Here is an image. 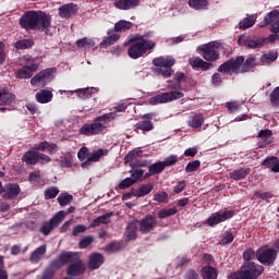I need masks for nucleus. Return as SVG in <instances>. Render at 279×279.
I'll use <instances>...</instances> for the list:
<instances>
[{
  "label": "nucleus",
  "instance_id": "f257e3e1",
  "mask_svg": "<svg viewBox=\"0 0 279 279\" xmlns=\"http://www.w3.org/2000/svg\"><path fill=\"white\" fill-rule=\"evenodd\" d=\"M20 25L26 32L39 29L51 36V16L43 11H27L20 17Z\"/></svg>",
  "mask_w": 279,
  "mask_h": 279
},
{
  "label": "nucleus",
  "instance_id": "f03ea898",
  "mask_svg": "<svg viewBox=\"0 0 279 279\" xmlns=\"http://www.w3.org/2000/svg\"><path fill=\"white\" fill-rule=\"evenodd\" d=\"M256 69V58L248 57L245 59L243 56L231 58L218 66V73L225 75H239V73H250Z\"/></svg>",
  "mask_w": 279,
  "mask_h": 279
},
{
  "label": "nucleus",
  "instance_id": "7ed1b4c3",
  "mask_svg": "<svg viewBox=\"0 0 279 279\" xmlns=\"http://www.w3.org/2000/svg\"><path fill=\"white\" fill-rule=\"evenodd\" d=\"M128 43V56L131 60H138V58L145 57L148 51L156 49V41L147 39V34H136Z\"/></svg>",
  "mask_w": 279,
  "mask_h": 279
},
{
  "label": "nucleus",
  "instance_id": "20e7f679",
  "mask_svg": "<svg viewBox=\"0 0 279 279\" xmlns=\"http://www.w3.org/2000/svg\"><path fill=\"white\" fill-rule=\"evenodd\" d=\"M117 119V113L109 112L102 116L95 118L94 122L85 123L80 129V134L83 136H97V134H101L108 130V124L110 121H114Z\"/></svg>",
  "mask_w": 279,
  "mask_h": 279
},
{
  "label": "nucleus",
  "instance_id": "39448f33",
  "mask_svg": "<svg viewBox=\"0 0 279 279\" xmlns=\"http://www.w3.org/2000/svg\"><path fill=\"white\" fill-rule=\"evenodd\" d=\"M263 271H265V267L254 262H248L242 270L231 274L228 279H258Z\"/></svg>",
  "mask_w": 279,
  "mask_h": 279
},
{
  "label": "nucleus",
  "instance_id": "423d86ee",
  "mask_svg": "<svg viewBox=\"0 0 279 279\" xmlns=\"http://www.w3.org/2000/svg\"><path fill=\"white\" fill-rule=\"evenodd\" d=\"M154 66L153 71L156 75H161V77H171L173 75V70L171 66L175 64V59L171 57H157L153 60Z\"/></svg>",
  "mask_w": 279,
  "mask_h": 279
},
{
  "label": "nucleus",
  "instance_id": "0eeeda50",
  "mask_svg": "<svg viewBox=\"0 0 279 279\" xmlns=\"http://www.w3.org/2000/svg\"><path fill=\"white\" fill-rule=\"evenodd\" d=\"M267 25H270V34L266 41L269 40L270 43H276L279 34V11L272 10L270 11L265 17L264 23L259 24V27H267Z\"/></svg>",
  "mask_w": 279,
  "mask_h": 279
},
{
  "label": "nucleus",
  "instance_id": "6e6552de",
  "mask_svg": "<svg viewBox=\"0 0 279 279\" xmlns=\"http://www.w3.org/2000/svg\"><path fill=\"white\" fill-rule=\"evenodd\" d=\"M265 43H267V37L242 34L238 38L239 47H245V49H263Z\"/></svg>",
  "mask_w": 279,
  "mask_h": 279
},
{
  "label": "nucleus",
  "instance_id": "1a4fd4ad",
  "mask_svg": "<svg viewBox=\"0 0 279 279\" xmlns=\"http://www.w3.org/2000/svg\"><path fill=\"white\" fill-rule=\"evenodd\" d=\"M184 97V93L180 90H171L158 94L148 99V104L150 106H158L159 104H169L171 101H177V99H182Z\"/></svg>",
  "mask_w": 279,
  "mask_h": 279
},
{
  "label": "nucleus",
  "instance_id": "9d476101",
  "mask_svg": "<svg viewBox=\"0 0 279 279\" xmlns=\"http://www.w3.org/2000/svg\"><path fill=\"white\" fill-rule=\"evenodd\" d=\"M64 217H66V211L61 210L58 211L49 221H46L41 225L39 232L45 236H49L52 230H56L62 221H64Z\"/></svg>",
  "mask_w": 279,
  "mask_h": 279
},
{
  "label": "nucleus",
  "instance_id": "9b49d317",
  "mask_svg": "<svg viewBox=\"0 0 279 279\" xmlns=\"http://www.w3.org/2000/svg\"><path fill=\"white\" fill-rule=\"evenodd\" d=\"M140 158H143V150H133L125 156L124 160L130 165L131 169L148 168L149 161Z\"/></svg>",
  "mask_w": 279,
  "mask_h": 279
},
{
  "label": "nucleus",
  "instance_id": "f8f14e48",
  "mask_svg": "<svg viewBox=\"0 0 279 279\" xmlns=\"http://www.w3.org/2000/svg\"><path fill=\"white\" fill-rule=\"evenodd\" d=\"M202 56L206 62H217L219 60V45L217 44H205L199 47Z\"/></svg>",
  "mask_w": 279,
  "mask_h": 279
},
{
  "label": "nucleus",
  "instance_id": "ddd939ff",
  "mask_svg": "<svg viewBox=\"0 0 279 279\" xmlns=\"http://www.w3.org/2000/svg\"><path fill=\"white\" fill-rule=\"evenodd\" d=\"M138 223L140 232L142 234H149V232H154L156 227L158 226V219L153 215H147L141 220H136Z\"/></svg>",
  "mask_w": 279,
  "mask_h": 279
},
{
  "label": "nucleus",
  "instance_id": "4468645a",
  "mask_svg": "<svg viewBox=\"0 0 279 279\" xmlns=\"http://www.w3.org/2000/svg\"><path fill=\"white\" fill-rule=\"evenodd\" d=\"M234 217V210H220L214 213L207 219V226L213 228L214 226H219V223H223V221H228V219H232Z\"/></svg>",
  "mask_w": 279,
  "mask_h": 279
},
{
  "label": "nucleus",
  "instance_id": "2eb2a0df",
  "mask_svg": "<svg viewBox=\"0 0 279 279\" xmlns=\"http://www.w3.org/2000/svg\"><path fill=\"white\" fill-rule=\"evenodd\" d=\"M278 253L274 248H258L256 252L257 260H259L262 265H274Z\"/></svg>",
  "mask_w": 279,
  "mask_h": 279
},
{
  "label": "nucleus",
  "instance_id": "dca6fc26",
  "mask_svg": "<svg viewBox=\"0 0 279 279\" xmlns=\"http://www.w3.org/2000/svg\"><path fill=\"white\" fill-rule=\"evenodd\" d=\"M84 274H86V265H84V262L80 257L66 268V276L71 278H77L84 276Z\"/></svg>",
  "mask_w": 279,
  "mask_h": 279
},
{
  "label": "nucleus",
  "instance_id": "f3484780",
  "mask_svg": "<svg viewBox=\"0 0 279 279\" xmlns=\"http://www.w3.org/2000/svg\"><path fill=\"white\" fill-rule=\"evenodd\" d=\"M3 199H16L21 195V186L16 183H8L0 190Z\"/></svg>",
  "mask_w": 279,
  "mask_h": 279
},
{
  "label": "nucleus",
  "instance_id": "a211bd4d",
  "mask_svg": "<svg viewBox=\"0 0 279 279\" xmlns=\"http://www.w3.org/2000/svg\"><path fill=\"white\" fill-rule=\"evenodd\" d=\"M186 80H189V77L184 72H177L173 80L168 81V88L170 90H179V93H182V90H186V88L182 87V84H184Z\"/></svg>",
  "mask_w": 279,
  "mask_h": 279
},
{
  "label": "nucleus",
  "instance_id": "6ab92c4d",
  "mask_svg": "<svg viewBox=\"0 0 279 279\" xmlns=\"http://www.w3.org/2000/svg\"><path fill=\"white\" fill-rule=\"evenodd\" d=\"M35 71H38V63L32 62L15 71L17 80H29Z\"/></svg>",
  "mask_w": 279,
  "mask_h": 279
},
{
  "label": "nucleus",
  "instance_id": "aec40b11",
  "mask_svg": "<svg viewBox=\"0 0 279 279\" xmlns=\"http://www.w3.org/2000/svg\"><path fill=\"white\" fill-rule=\"evenodd\" d=\"M106 263V257H104V254L101 253H93L88 257L87 267L92 271H95L101 267Z\"/></svg>",
  "mask_w": 279,
  "mask_h": 279
},
{
  "label": "nucleus",
  "instance_id": "412c9836",
  "mask_svg": "<svg viewBox=\"0 0 279 279\" xmlns=\"http://www.w3.org/2000/svg\"><path fill=\"white\" fill-rule=\"evenodd\" d=\"M257 138H260V142H258V147L260 149H265L267 145H271V143H274V132L269 129L260 130Z\"/></svg>",
  "mask_w": 279,
  "mask_h": 279
},
{
  "label": "nucleus",
  "instance_id": "4be33fe9",
  "mask_svg": "<svg viewBox=\"0 0 279 279\" xmlns=\"http://www.w3.org/2000/svg\"><path fill=\"white\" fill-rule=\"evenodd\" d=\"M77 13V4L68 3L59 8V16L61 19H71L74 14Z\"/></svg>",
  "mask_w": 279,
  "mask_h": 279
},
{
  "label": "nucleus",
  "instance_id": "5701e85b",
  "mask_svg": "<svg viewBox=\"0 0 279 279\" xmlns=\"http://www.w3.org/2000/svg\"><path fill=\"white\" fill-rule=\"evenodd\" d=\"M189 64L192 66L193 71H197V69H201V71H210V66H213V63L204 61V59L198 57L190 59Z\"/></svg>",
  "mask_w": 279,
  "mask_h": 279
},
{
  "label": "nucleus",
  "instance_id": "b1692460",
  "mask_svg": "<svg viewBox=\"0 0 279 279\" xmlns=\"http://www.w3.org/2000/svg\"><path fill=\"white\" fill-rule=\"evenodd\" d=\"M53 73H56V68H50L44 71H40L31 80L32 86H36V84H40L43 80H49V77H51Z\"/></svg>",
  "mask_w": 279,
  "mask_h": 279
},
{
  "label": "nucleus",
  "instance_id": "393cba45",
  "mask_svg": "<svg viewBox=\"0 0 279 279\" xmlns=\"http://www.w3.org/2000/svg\"><path fill=\"white\" fill-rule=\"evenodd\" d=\"M141 5V0H116L114 8L118 10H134Z\"/></svg>",
  "mask_w": 279,
  "mask_h": 279
},
{
  "label": "nucleus",
  "instance_id": "a878e982",
  "mask_svg": "<svg viewBox=\"0 0 279 279\" xmlns=\"http://www.w3.org/2000/svg\"><path fill=\"white\" fill-rule=\"evenodd\" d=\"M22 162H25L27 167L36 166L38 165V151L35 149L33 150H27L23 156H22Z\"/></svg>",
  "mask_w": 279,
  "mask_h": 279
},
{
  "label": "nucleus",
  "instance_id": "bb28decb",
  "mask_svg": "<svg viewBox=\"0 0 279 279\" xmlns=\"http://www.w3.org/2000/svg\"><path fill=\"white\" fill-rule=\"evenodd\" d=\"M78 257H80V253L71 252V251L63 252L59 255V258L63 264V266L69 265V263L73 264L78 259Z\"/></svg>",
  "mask_w": 279,
  "mask_h": 279
},
{
  "label": "nucleus",
  "instance_id": "cd10ccee",
  "mask_svg": "<svg viewBox=\"0 0 279 279\" xmlns=\"http://www.w3.org/2000/svg\"><path fill=\"white\" fill-rule=\"evenodd\" d=\"M138 222L137 221H132L129 222L126 228H125V236L128 239V241H136L137 239V234H136V230H138Z\"/></svg>",
  "mask_w": 279,
  "mask_h": 279
},
{
  "label": "nucleus",
  "instance_id": "c85d7f7f",
  "mask_svg": "<svg viewBox=\"0 0 279 279\" xmlns=\"http://www.w3.org/2000/svg\"><path fill=\"white\" fill-rule=\"evenodd\" d=\"M35 97L38 104H49L53 99V93L51 90L40 89Z\"/></svg>",
  "mask_w": 279,
  "mask_h": 279
},
{
  "label": "nucleus",
  "instance_id": "c756f323",
  "mask_svg": "<svg viewBox=\"0 0 279 279\" xmlns=\"http://www.w3.org/2000/svg\"><path fill=\"white\" fill-rule=\"evenodd\" d=\"M251 171H252V169H250V168H240V169L233 170L230 173V178H231V180H235V181L245 180V178H247V175H250Z\"/></svg>",
  "mask_w": 279,
  "mask_h": 279
},
{
  "label": "nucleus",
  "instance_id": "7c9ffc66",
  "mask_svg": "<svg viewBox=\"0 0 279 279\" xmlns=\"http://www.w3.org/2000/svg\"><path fill=\"white\" fill-rule=\"evenodd\" d=\"M187 125L193 130H198V128H202V125H204V114L194 113L189 120Z\"/></svg>",
  "mask_w": 279,
  "mask_h": 279
},
{
  "label": "nucleus",
  "instance_id": "2f4dec72",
  "mask_svg": "<svg viewBox=\"0 0 279 279\" xmlns=\"http://www.w3.org/2000/svg\"><path fill=\"white\" fill-rule=\"evenodd\" d=\"M150 191H154V183H147L140 186L137 190H133L134 197H145L149 195Z\"/></svg>",
  "mask_w": 279,
  "mask_h": 279
},
{
  "label": "nucleus",
  "instance_id": "473e14b6",
  "mask_svg": "<svg viewBox=\"0 0 279 279\" xmlns=\"http://www.w3.org/2000/svg\"><path fill=\"white\" fill-rule=\"evenodd\" d=\"M45 254H47V245H41L32 253L29 260L32 263H39Z\"/></svg>",
  "mask_w": 279,
  "mask_h": 279
},
{
  "label": "nucleus",
  "instance_id": "72a5a7b5",
  "mask_svg": "<svg viewBox=\"0 0 279 279\" xmlns=\"http://www.w3.org/2000/svg\"><path fill=\"white\" fill-rule=\"evenodd\" d=\"M114 215V211L107 213L100 217H97L96 219L93 220L92 222V228H97L98 226L108 225L110 223V217Z\"/></svg>",
  "mask_w": 279,
  "mask_h": 279
},
{
  "label": "nucleus",
  "instance_id": "f704fd0d",
  "mask_svg": "<svg viewBox=\"0 0 279 279\" xmlns=\"http://www.w3.org/2000/svg\"><path fill=\"white\" fill-rule=\"evenodd\" d=\"M254 25H256V15H250L240 21L239 29H250V27H254Z\"/></svg>",
  "mask_w": 279,
  "mask_h": 279
},
{
  "label": "nucleus",
  "instance_id": "c9c22d12",
  "mask_svg": "<svg viewBox=\"0 0 279 279\" xmlns=\"http://www.w3.org/2000/svg\"><path fill=\"white\" fill-rule=\"evenodd\" d=\"M202 275L204 279H217V268L213 266H205L202 269Z\"/></svg>",
  "mask_w": 279,
  "mask_h": 279
},
{
  "label": "nucleus",
  "instance_id": "e433bc0d",
  "mask_svg": "<svg viewBox=\"0 0 279 279\" xmlns=\"http://www.w3.org/2000/svg\"><path fill=\"white\" fill-rule=\"evenodd\" d=\"M131 27H134V24L130 21L120 20L114 24V32H128Z\"/></svg>",
  "mask_w": 279,
  "mask_h": 279
},
{
  "label": "nucleus",
  "instance_id": "4c0bfd02",
  "mask_svg": "<svg viewBox=\"0 0 279 279\" xmlns=\"http://www.w3.org/2000/svg\"><path fill=\"white\" fill-rule=\"evenodd\" d=\"M278 162L279 159L277 156H269L262 162V166L266 167V169H270V171L274 173V168L278 167Z\"/></svg>",
  "mask_w": 279,
  "mask_h": 279
},
{
  "label": "nucleus",
  "instance_id": "58836bf2",
  "mask_svg": "<svg viewBox=\"0 0 279 279\" xmlns=\"http://www.w3.org/2000/svg\"><path fill=\"white\" fill-rule=\"evenodd\" d=\"M76 47L78 49H93V47H95V41L88 37H84L76 40Z\"/></svg>",
  "mask_w": 279,
  "mask_h": 279
},
{
  "label": "nucleus",
  "instance_id": "ea45409f",
  "mask_svg": "<svg viewBox=\"0 0 279 279\" xmlns=\"http://www.w3.org/2000/svg\"><path fill=\"white\" fill-rule=\"evenodd\" d=\"M135 129L142 132H151L154 130V123H151V120H143L135 124Z\"/></svg>",
  "mask_w": 279,
  "mask_h": 279
},
{
  "label": "nucleus",
  "instance_id": "a19ab883",
  "mask_svg": "<svg viewBox=\"0 0 279 279\" xmlns=\"http://www.w3.org/2000/svg\"><path fill=\"white\" fill-rule=\"evenodd\" d=\"M189 5L193 10H206L208 8V0H189Z\"/></svg>",
  "mask_w": 279,
  "mask_h": 279
},
{
  "label": "nucleus",
  "instance_id": "79ce46f5",
  "mask_svg": "<svg viewBox=\"0 0 279 279\" xmlns=\"http://www.w3.org/2000/svg\"><path fill=\"white\" fill-rule=\"evenodd\" d=\"M34 45V39H20L14 44L15 49H32Z\"/></svg>",
  "mask_w": 279,
  "mask_h": 279
},
{
  "label": "nucleus",
  "instance_id": "37998d69",
  "mask_svg": "<svg viewBox=\"0 0 279 279\" xmlns=\"http://www.w3.org/2000/svg\"><path fill=\"white\" fill-rule=\"evenodd\" d=\"M121 250H123V244L117 241H113L105 246V251L108 252V254H112L114 252H121Z\"/></svg>",
  "mask_w": 279,
  "mask_h": 279
},
{
  "label": "nucleus",
  "instance_id": "c03bdc74",
  "mask_svg": "<svg viewBox=\"0 0 279 279\" xmlns=\"http://www.w3.org/2000/svg\"><path fill=\"white\" fill-rule=\"evenodd\" d=\"M148 168L150 170V173L158 175L159 173H162L165 171V163L162 161H158L153 165L151 162H149Z\"/></svg>",
  "mask_w": 279,
  "mask_h": 279
},
{
  "label": "nucleus",
  "instance_id": "a18cd8bd",
  "mask_svg": "<svg viewBox=\"0 0 279 279\" xmlns=\"http://www.w3.org/2000/svg\"><path fill=\"white\" fill-rule=\"evenodd\" d=\"M178 213V208H169V209H161L158 211L157 217L158 219H167L168 217H173Z\"/></svg>",
  "mask_w": 279,
  "mask_h": 279
},
{
  "label": "nucleus",
  "instance_id": "49530a36",
  "mask_svg": "<svg viewBox=\"0 0 279 279\" xmlns=\"http://www.w3.org/2000/svg\"><path fill=\"white\" fill-rule=\"evenodd\" d=\"M73 202V195L69 193H61L58 197L60 206H69Z\"/></svg>",
  "mask_w": 279,
  "mask_h": 279
},
{
  "label": "nucleus",
  "instance_id": "de8ad7c7",
  "mask_svg": "<svg viewBox=\"0 0 279 279\" xmlns=\"http://www.w3.org/2000/svg\"><path fill=\"white\" fill-rule=\"evenodd\" d=\"M106 154H108L107 149L99 148L98 150L92 153L89 160H92V162H99V160H101Z\"/></svg>",
  "mask_w": 279,
  "mask_h": 279
},
{
  "label": "nucleus",
  "instance_id": "09e8293b",
  "mask_svg": "<svg viewBox=\"0 0 279 279\" xmlns=\"http://www.w3.org/2000/svg\"><path fill=\"white\" fill-rule=\"evenodd\" d=\"M74 93L80 99H90L93 97V88L76 89Z\"/></svg>",
  "mask_w": 279,
  "mask_h": 279
},
{
  "label": "nucleus",
  "instance_id": "8fccbe9b",
  "mask_svg": "<svg viewBox=\"0 0 279 279\" xmlns=\"http://www.w3.org/2000/svg\"><path fill=\"white\" fill-rule=\"evenodd\" d=\"M269 97L272 108H279V86L270 93Z\"/></svg>",
  "mask_w": 279,
  "mask_h": 279
},
{
  "label": "nucleus",
  "instance_id": "3c124183",
  "mask_svg": "<svg viewBox=\"0 0 279 279\" xmlns=\"http://www.w3.org/2000/svg\"><path fill=\"white\" fill-rule=\"evenodd\" d=\"M119 38H121V35L119 34H113L107 38H105L102 41H101V47H110V45H114V43H117V40H119Z\"/></svg>",
  "mask_w": 279,
  "mask_h": 279
},
{
  "label": "nucleus",
  "instance_id": "603ef678",
  "mask_svg": "<svg viewBox=\"0 0 279 279\" xmlns=\"http://www.w3.org/2000/svg\"><path fill=\"white\" fill-rule=\"evenodd\" d=\"M234 241V234L230 231H226L225 234H222L221 240L219 242V245H230Z\"/></svg>",
  "mask_w": 279,
  "mask_h": 279
},
{
  "label": "nucleus",
  "instance_id": "864d4df0",
  "mask_svg": "<svg viewBox=\"0 0 279 279\" xmlns=\"http://www.w3.org/2000/svg\"><path fill=\"white\" fill-rule=\"evenodd\" d=\"M60 193V190L56 186H52L50 189H47L45 191V199H56Z\"/></svg>",
  "mask_w": 279,
  "mask_h": 279
},
{
  "label": "nucleus",
  "instance_id": "5fc2aeb1",
  "mask_svg": "<svg viewBox=\"0 0 279 279\" xmlns=\"http://www.w3.org/2000/svg\"><path fill=\"white\" fill-rule=\"evenodd\" d=\"M130 173H131V179L134 180L136 184V182H138L145 174V170L141 168H135V169H132Z\"/></svg>",
  "mask_w": 279,
  "mask_h": 279
},
{
  "label": "nucleus",
  "instance_id": "6e6d98bb",
  "mask_svg": "<svg viewBox=\"0 0 279 279\" xmlns=\"http://www.w3.org/2000/svg\"><path fill=\"white\" fill-rule=\"evenodd\" d=\"M60 167H62L63 169H69L73 167V157L71 155L61 157Z\"/></svg>",
  "mask_w": 279,
  "mask_h": 279
},
{
  "label": "nucleus",
  "instance_id": "4d7b16f0",
  "mask_svg": "<svg viewBox=\"0 0 279 279\" xmlns=\"http://www.w3.org/2000/svg\"><path fill=\"white\" fill-rule=\"evenodd\" d=\"M134 184H136L135 180H132V178H126L119 183L118 189L120 191H125V189H130V186H134Z\"/></svg>",
  "mask_w": 279,
  "mask_h": 279
},
{
  "label": "nucleus",
  "instance_id": "13d9d810",
  "mask_svg": "<svg viewBox=\"0 0 279 279\" xmlns=\"http://www.w3.org/2000/svg\"><path fill=\"white\" fill-rule=\"evenodd\" d=\"M278 60V52L269 51L262 56V62H276Z\"/></svg>",
  "mask_w": 279,
  "mask_h": 279
},
{
  "label": "nucleus",
  "instance_id": "bf43d9fd",
  "mask_svg": "<svg viewBox=\"0 0 279 279\" xmlns=\"http://www.w3.org/2000/svg\"><path fill=\"white\" fill-rule=\"evenodd\" d=\"M154 201L159 204H167L169 202V194L167 192H159L154 195Z\"/></svg>",
  "mask_w": 279,
  "mask_h": 279
},
{
  "label": "nucleus",
  "instance_id": "052dcab7",
  "mask_svg": "<svg viewBox=\"0 0 279 279\" xmlns=\"http://www.w3.org/2000/svg\"><path fill=\"white\" fill-rule=\"evenodd\" d=\"M199 167H202V161L194 160L186 165L185 171H186V173H193L194 171H197V169H199Z\"/></svg>",
  "mask_w": 279,
  "mask_h": 279
},
{
  "label": "nucleus",
  "instance_id": "680f3d73",
  "mask_svg": "<svg viewBox=\"0 0 279 279\" xmlns=\"http://www.w3.org/2000/svg\"><path fill=\"white\" fill-rule=\"evenodd\" d=\"M16 99V95L12 94V93H2V98H1V104H4L5 106L12 104V101H14Z\"/></svg>",
  "mask_w": 279,
  "mask_h": 279
},
{
  "label": "nucleus",
  "instance_id": "e2e57ef3",
  "mask_svg": "<svg viewBox=\"0 0 279 279\" xmlns=\"http://www.w3.org/2000/svg\"><path fill=\"white\" fill-rule=\"evenodd\" d=\"M93 241H95V238L93 235L84 236L78 243L80 250H86V247H88V245H90Z\"/></svg>",
  "mask_w": 279,
  "mask_h": 279
},
{
  "label": "nucleus",
  "instance_id": "0e129e2a",
  "mask_svg": "<svg viewBox=\"0 0 279 279\" xmlns=\"http://www.w3.org/2000/svg\"><path fill=\"white\" fill-rule=\"evenodd\" d=\"M161 162L163 163L165 169H167V167H173V165H175V162H178V156L171 155V156L165 158V160Z\"/></svg>",
  "mask_w": 279,
  "mask_h": 279
},
{
  "label": "nucleus",
  "instance_id": "69168bd1",
  "mask_svg": "<svg viewBox=\"0 0 279 279\" xmlns=\"http://www.w3.org/2000/svg\"><path fill=\"white\" fill-rule=\"evenodd\" d=\"M87 157H88V147L83 146L82 148H80L77 153V158L78 160H81V162H84V160H86Z\"/></svg>",
  "mask_w": 279,
  "mask_h": 279
},
{
  "label": "nucleus",
  "instance_id": "338daca9",
  "mask_svg": "<svg viewBox=\"0 0 279 279\" xmlns=\"http://www.w3.org/2000/svg\"><path fill=\"white\" fill-rule=\"evenodd\" d=\"M256 253L252 250V248H247L246 251H244L243 253V258L244 260H246L247 263H250L251 260H253V258H255Z\"/></svg>",
  "mask_w": 279,
  "mask_h": 279
},
{
  "label": "nucleus",
  "instance_id": "774afa93",
  "mask_svg": "<svg viewBox=\"0 0 279 279\" xmlns=\"http://www.w3.org/2000/svg\"><path fill=\"white\" fill-rule=\"evenodd\" d=\"M87 228L84 225H78L76 227H74L73 231H72V236H78V234H84V232H86Z\"/></svg>",
  "mask_w": 279,
  "mask_h": 279
}]
</instances>
